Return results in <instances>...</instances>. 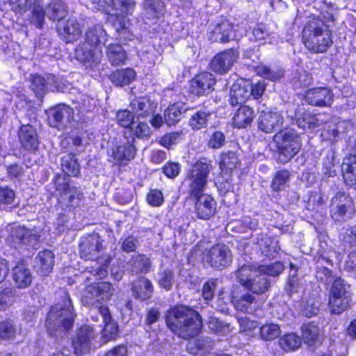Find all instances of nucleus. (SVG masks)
Listing matches in <instances>:
<instances>
[{"label": "nucleus", "mask_w": 356, "mask_h": 356, "mask_svg": "<svg viewBox=\"0 0 356 356\" xmlns=\"http://www.w3.org/2000/svg\"><path fill=\"white\" fill-rule=\"evenodd\" d=\"M281 163L290 161L300 149L302 143L300 136L294 130H282L273 138Z\"/></svg>", "instance_id": "nucleus-10"}, {"label": "nucleus", "mask_w": 356, "mask_h": 356, "mask_svg": "<svg viewBox=\"0 0 356 356\" xmlns=\"http://www.w3.org/2000/svg\"><path fill=\"white\" fill-rule=\"evenodd\" d=\"M50 125L58 129H63L74 117L73 109L66 104H58L48 110Z\"/></svg>", "instance_id": "nucleus-18"}, {"label": "nucleus", "mask_w": 356, "mask_h": 356, "mask_svg": "<svg viewBox=\"0 0 356 356\" xmlns=\"http://www.w3.org/2000/svg\"><path fill=\"white\" fill-rule=\"evenodd\" d=\"M163 172L168 177L175 178L179 174L180 165L175 162L167 163L163 168Z\"/></svg>", "instance_id": "nucleus-64"}, {"label": "nucleus", "mask_w": 356, "mask_h": 356, "mask_svg": "<svg viewBox=\"0 0 356 356\" xmlns=\"http://www.w3.org/2000/svg\"><path fill=\"white\" fill-rule=\"evenodd\" d=\"M79 247L81 257L87 260L97 259V254L102 250V244L97 236H92L82 240Z\"/></svg>", "instance_id": "nucleus-27"}, {"label": "nucleus", "mask_w": 356, "mask_h": 356, "mask_svg": "<svg viewBox=\"0 0 356 356\" xmlns=\"http://www.w3.org/2000/svg\"><path fill=\"white\" fill-rule=\"evenodd\" d=\"M331 216L336 221H346L353 218L355 210L351 198L343 192L337 193L332 199Z\"/></svg>", "instance_id": "nucleus-14"}, {"label": "nucleus", "mask_w": 356, "mask_h": 356, "mask_svg": "<svg viewBox=\"0 0 356 356\" xmlns=\"http://www.w3.org/2000/svg\"><path fill=\"white\" fill-rule=\"evenodd\" d=\"M236 276L242 286L256 294L265 293L270 286L269 280L258 272L254 266H242L238 268Z\"/></svg>", "instance_id": "nucleus-11"}, {"label": "nucleus", "mask_w": 356, "mask_h": 356, "mask_svg": "<svg viewBox=\"0 0 356 356\" xmlns=\"http://www.w3.org/2000/svg\"><path fill=\"white\" fill-rule=\"evenodd\" d=\"M54 255L48 250L40 252L35 257V268L42 275H47L53 268Z\"/></svg>", "instance_id": "nucleus-33"}, {"label": "nucleus", "mask_w": 356, "mask_h": 356, "mask_svg": "<svg viewBox=\"0 0 356 356\" xmlns=\"http://www.w3.org/2000/svg\"><path fill=\"white\" fill-rule=\"evenodd\" d=\"M22 146L26 149H35L38 145V137L35 128L29 124L22 125L18 133Z\"/></svg>", "instance_id": "nucleus-29"}, {"label": "nucleus", "mask_w": 356, "mask_h": 356, "mask_svg": "<svg viewBox=\"0 0 356 356\" xmlns=\"http://www.w3.org/2000/svg\"><path fill=\"white\" fill-rule=\"evenodd\" d=\"M19 328L12 321H5L0 323V338L3 340H11L15 339Z\"/></svg>", "instance_id": "nucleus-49"}, {"label": "nucleus", "mask_w": 356, "mask_h": 356, "mask_svg": "<svg viewBox=\"0 0 356 356\" xmlns=\"http://www.w3.org/2000/svg\"><path fill=\"white\" fill-rule=\"evenodd\" d=\"M302 340L296 334H287L282 337L279 340L280 347L286 350H294L301 346Z\"/></svg>", "instance_id": "nucleus-47"}, {"label": "nucleus", "mask_w": 356, "mask_h": 356, "mask_svg": "<svg viewBox=\"0 0 356 356\" xmlns=\"http://www.w3.org/2000/svg\"><path fill=\"white\" fill-rule=\"evenodd\" d=\"M165 321L172 332L186 339L196 336L202 327L199 314L184 305L175 306L169 309Z\"/></svg>", "instance_id": "nucleus-2"}, {"label": "nucleus", "mask_w": 356, "mask_h": 356, "mask_svg": "<svg viewBox=\"0 0 356 356\" xmlns=\"http://www.w3.org/2000/svg\"><path fill=\"white\" fill-rule=\"evenodd\" d=\"M258 245L262 254L269 259L276 257L280 250L278 242L270 237H264L259 241Z\"/></svg>", "instance_id": "nucleus-40"}, {"label": "nucleus", "mask_w": 356, "mask_h": 356, "mask_svg": "<svg viewBox=\"0 0 356 356\" xmlns=\"http://www.w3.org/2000/svg\"><path fill=\"white\" fill-rule=\"evenodd\" d=\"M240 326V332L244 333L249 337H252L255 334V330L258 327L257 321L250 320L247 316H241L237 318Z\"/></svg>", "instance_id": "nucleus-52"}, {"label": "nucleus", "mask_w": 356, "mask_h": 356, "mask_svg": "<svg viewBox=\"0 0 356 356\" xmlns=\"http://www.w3.org/2000/svg\"><path fill=\"white\" fill-rule=\"evenodd\" d=\"M135 154L136 148L131 142L127 141L126 143L120 144L113 148L111 156L114 162L122 164L132 160Z\"/></svg>", "instance_id": "nucleus-28"}, {"label": "nucleus", "mask_w": 356, "mask_h": 356, "mask_svg": "<svg viewBox=\"0 0 356 356\" xmlns=\"http://www.w3.org/2000/svg\"><path fill=\"white\" fill-rule=\"evenodd\" d=\"M31 87L38 98L42 97L48 91L65 92L70 89V84L60 82L53 74H33L31 76Z\"/></svg>", "instance_id": "nucleus-13"}, {"label": "nucleus", "mask_w": 356, "mask_h": 356, "mask_svg": "<svg viewBox=\"0 0 356 356\" xmlns=\"http://www.w3.org/2000/svg\"><path fill=\"white\" fill-rule=\"evenodd\" d=\"M56 190L60 193V197L63 200L67 199L70 207H76L83 197L76 187L70 186L68 176L58 175L55 179Z\"/></svg>", "instance_id": "nucleus-17"}, {"label": "nucleus", "mask_w": 356, "mask_h": 356, "mask_svg": "<svg viewBox=\"0 0 356 356\" xmlns=\"http://www.w3.org/2000/svg\"><path fill=\"white\" fill-rule=\"evenodd\" d=\"M164 3L161 1L145 0L144 10L147 19L159 18L164 13Z\"/></svg>", "instance_id": "nucleus-43"}, {"label": "nucleus", "mask_w": 356, "mask_h": 356, "mask_svg": "<svg viewBox=\"0 0 356 356\" xmlns=\"http://www.w3.org/2000/svg\"><path fill=\"white\" fill-rule=\"evenodd\" d=\"M254 117V111L248 106H241L233 117V124L238 128L249 125Z\"/></svg>", "instance_id": "nucleus-37"}, {"label": "nucleus", "mask_w": 356, "mask_h": 356, "mask_svg": "<svg viewBox=\"0 0 356 356\" xmlns=\"http://www.w3.org/2000/svg\"><path fill=\"white\" fill-rule=\"evenodd\" d=\"M302 334L305 342L312 345L318 339L319 328L313 323L304 324L302 327Z\"/></svg>", "instance_id": "nucleus-50"}, {"label": "nucleus", "mask_w": 356, "mask_h": 356, "mask_svg": "<svg viewBox=\"0 0 356 356\" xmlns=\"http://www.w3.org/2000/svg\"><path fill=\"white\" fill-rule=\"evenodd\" d=\"M195 212L197 216L203 220L209 219L216 211V202L209 195L205 194L194 198Z\"/></svg>", "instance_id": "nucleus-24"}, {"label": "nucleus", "mask_w": 356, "mask_h": 356, "mask_svg": "<svg viewBox=\"0 0 356 356\" xmlns=\"http://www.w3.org/2000/svg\"><path fill=\"white\" fill-rule=\"evenodd\" d=\"M293 123L296 124L302 129H314L319 126V120L309 113H302L300 110L296 111L294 116H291Z\"/></svg>", "instance_id": "nucleus-36"}, {"label": "nucleus", "mask_w": 356, "mask_h": 356, "mask_svg": "<svg viewBox=\"0 0 356 356\" xmlns=\"http://www.w3.org/2000/svg\"><path fill=\"white\" fill-rule=\"evenodd\" d=\"M218 191L222 193H226L232 188L231 175L222 174V177L216 182Z\"/></svg>", "instance_id": "nucleus-61"}, {"label": "nucleus", "mask_w": 356, "mask_h": 356, "mask_svg": "<svg viewBox=\"0 0 356 356\" xmlns=\"http://www.w3.org/2000/svg\"><path fill=\"white\" fill-rule=\"evenodd\" d=\"M115 291L114 287L108 282H94L88 284L82 297L83 302L92 307L90 318L94 321H97L92 312H96L100 314L104 324L102 330V338L105 342L113 339L118 333V325L113 321L108 307L99 304L111 300Z\"/></svg>", "instance_id": "nucleus-1"}, {"label": "nucleus", "mask_w": 356, "mask_h": 356, "mask_svg": "<svg viewBox=\"0 0 356 356\" xmlns=\"http://www.w3.org/2000/svg\"><path fill=\"white\" fill-rule=\"evenodd\" d=\"M106 56L112 65H120L125 63L127 55L119 44H110L106 48Z\"/></svg>", "instance_id": "nucleus-35"}, {"label": "nucleus", "mask_w": 356, "mask_h": 356, "mask_svg": "<svg viewBox=\"0 0 356 356\" xmlns=\"http://www.w3.org/2000/svg\"><path fill=\"white\" fill-rule=\"evenodd\" d=\"M146 200L150 206L154 207H161L164 202L163 193L157 189H151L147 195Z\"/></svg>", "instance_id": "nucleus-57"}, {"label": "nucleus", "mask_w": 356, "mask_h": 356, "mask_svg": "<svg viewBox=\"0 0 356 356\" xmlns=\"http://www.w3.org/2000/svg\"><path fill=\"white\" fill-rule=\"evenodd\" d=\"M130 106L132 112L138 118H143L150 114L156 108V104L152 102L148 97H140L131 102Z\"/></svg>", "instance_id": "nucleus-34"}, {"label": "nucleus", "mask_w": 356, "mask_h": 356, "mask_svg": "<svg viewBox=\"0 0 356 356\" xmlns=\"http://www.w3.org/2000/svg\"><path fill=\"white\" fill-rule=\"evenodd\" d=\"M216 83L214 76L207 72L196 75L191 81L190 90L191 93L202 95L210 93Z\"/></svg>", "instance_id": "nucleus-21"}, {"label": "nucleus", "mask_w": 356, "mask_h": 356, "mask_svg": "<svg viewBox=\"0 0 356 356\" xmlns=\"http://www.w3.org/2000/svg\"><path fill=\"white\" fill-rule=\"evenodd\" d=\"M209 113L199 111L196 112L190 119L189 124L193 129H200L207 126Z\"/></svg>", "instance_id": "nucleus-55"}, {"label": "nucleus", "mask_w": 356, "mask_h": 356, "mask_svg": "<svg viewBox=\"0 0 356 356\" xmlns=\"http://www.w3.org/2000/svg\"><path fill=\"white\" fill-rule=\"evenodd\" d=\"M290 177L291 174L286 170L277 172L272 181V189L274 191L283 190L289 181Z\"/></svg>", "instance_id": "nucleus-51"}, {"label": "nucleus", "mask_w": 356, "mask_h": 356, "mask_svg": "<svg viewBox=\"0 0 356 356\" xmlns=\"http://www.w3.org/2000/svg\"><path fill=\"white\" fill-rule=\"evenodd\" d=\"M350 293L341 279H336L331 287L328 306L333 314H340L350 306Z\"/></svg>", "instance_id": "nucleus-12"}, {"label": "nucleus", "mask_w": 356, "mask_h": 356, "mask_svg": "<svg viewBox=\"0 0 356 356\" xmlns=\"http://www.w3.org/2000/svg\"><path fill=\"white\" fill-rule=\"evenodd\" d=\"M210 161L205 159L197 161L192 167L186 181L188 183V194L190 197L195 198L205 195L207 178L212 170Z\"/></svg>", "instance_id": "nucleus-9"}, {"label": "nucleus", "mask_w": 356, "mask_h": 356, "mask_svg": "<svg viewBox=\"0 0 356 356\" xmlns=\"http://www.w3.org/2000/svg\"><path fill=\"white\" fill-rule=\"evenodd\" d=\"M251 83L244 79H238L230 89V103L235 106L244 102L250 96Z\"/></svg>", "instance_id": "nucleus-25"}, {"label": "nucleus", "mask_w": 356, "mask_h": 356, "mask_svg": "<svg viewBox=\"0 0 356 356\" xmlns=\"http://www.w3.org/2000/svg\"><path fill=\"white\" fill-rule=\"evenodd\" d=\"M186 110V108L183 102H177L170 105L164 113L165 122L169 126L175 124L180 120L181 114Z\"/></svg>", "instance_id": "nucleus-39"}, {"label": "nucleus", "mask_w": 356, "mask_h": 356, "mask_svg": "<svg viewBox=\"0 0 356 356\" xmlns=\"http://www.w3.org/2000/svg\"><path fill=\"white\" fill-rule=\"evenodd\" d=\"M13 278L18 288H26L32 282L31 271L23 261L19 262L13 268Z\"/></svg>", "instance_id": "nucleus-32"}, {"label": "nucleus", "mask_w": 356, "mask_h": 356, "mask_svg": "<svg viewBox=\"0 0 356 356\" xmlns=\"http://www.w3.org/2000/svg\"><path fill=\"white\" fill-rule=\"evenodd\" d=\"M131 272L132 274L144 273L149 272L151 267L149 259L143 254L133 256L130 260Z\"/></svg>", "instance_id": "nucleus-41"}, {"label": "nucleus", "mask_w": 356, "mask_h": 356, "mask_svg": "<svg viewBox=\"0 0 356 356\" xmlns=\"http://www.w3.org/2000/svg\"><path fill=\"white\" fill-rule=\"evenodd\" d=\"M246 33L243 26L238 24L233 25L227 20L222 21L218 24L213 31L216 35V40L221 42H227L232 40H236L242 37Z\"/></svg>", "instance_id": "nucleus-19"}, {"label": "nucleus", "mask_w": 356, "mask_h": 356, "mask_svg": "<svg viewBox=\"0 0 356 356\" xmlns=\"http://www.w3.org/2000/svg\"><path fill=\"white\" fill-rule=\"evenodd\" d=\"M11 10L15 13L22 14L28 10L33 5L31 23L37 28H42L44 22L45 15L48 18L55 21L64 18L67 9L64 3L58 1L50 3L46 10L38 1L33 0H8Z\"/></svg>", "instance_id": "nucleus-5"}, {"label": "nucleus", "mask_w": 356, "mask_h": 356, "mask_svg": "<svg viewBox=\"0 0 356 356\" xmlns=\"http://www.w3.org/2000/svg\"><path fill=\"white\" fill-rule=\"evenodd\" d=\"M225 143V136L221 131H215L209 140V147L213 149L222 147Z\"/></svg>", "instance_id": "nucleus-62"}, {"label": "nucleus", "mask_w": 356, "mask_h": 356, "mask_svg": "<svg viewBox=\"0 0 356 356\" xmlns=\"http://www.w3.org/2000/svg\"><path fill=\"white\" fill-rule=\"evenodd\" d=\"M237 57V53L232 49L220 52L211 60V69L216 73L225 74L230 70Z\"/></svg>", "instance_id": "nucleus-22"}, {"label": "nucleus", "mask_w": 356, "mask_h": 356, "mask_svg": "<svg viewBox=\"0 0 356 356\" xmlns=\"http://www.w3.org/2000/svg\"><path fill=\"white\" fill-rule=\"evenodd\" d=\"M258 272L266 277V275L277 276L284 270V265L280 261H277L269 265H259L256 266Z\"/></svg>", "instance_id": "nucleus-53"}, {"label": "nucleus", "mask_w": 356, "mask_h": 356, "mask_svg": "<svg viewBox=\"0 0 356 356\" xmlns=\"http://www.w3.org/2000/svg\"><path fill=\"white\" fill-rule=\"evenodd\" d=\"M232 301L236 310L249 314L256 311L261 305L253 295L248 293L240 297H233Z\"/></svg>", "instance_id": "nucleus-30"}, {"label": "nucleus", "mask_w": 356, "mask_h": 356, "mask_svg": "<svg viewBox=\"0 0 356 356\" xmlns=\"http://www.w3.org/2000/svg\"><path fill=\"white\" fill-rule=\"evenodd\" d=\"M319 305L318 296L313 295L309 299L303 300L299 305V309L302 315L310 318L318 314Z\"/></svg>", "instance_id": "nucleus-42"}, {"label": "nucleus", "mask_w": 356, "mask_h": 356, "mask_svg": "<svg viewBox=\"0 0 356 356\" xmlns=\"http://www.w3.org/2000/svg\"><path fill=\"white\" fill-rule=\"evenodd\" d=\"M181 140V134L173 132L168 134L159 140V144L166 148H170L172 145L176 144Z\"/></svg>", "instance_id": "nucleus-60"}, {"label": "nucleus", "mask_w": 356, "mask_h": 356, "mask_svg": "<svg viewBox=\"0 0 356 356\" xmlns=\"http://www.w3.org/2000/svg\"><path fill=\"white\" fill-rule=\"evenodd\" d=\"M107 33L101 24H95L86 33L85 42L75 51V57L86 68H94L103 56L101 44L107 41Z\"/></svg>", "instance_id": "nucleus-4"}, {"label": "nucleus", "mask_w": 356, "mask_h": 356, "mask_svg": "<svg viewBox=\"0 0 356 356\" xmlns=\"http://www.w3.org/2000/svg\"><path fill=\"white\" fill-rule=\"evenodd\" d=\"M280 326L276 323H267L259 328V336L262 340L272 341L280 335Z\"/></svg>", "instance_id": "nucleus-45"}, {"label": "nucleus", "mask_w": 356, "mask_h": 356, "mask_svg": "<svg viewBox=\"0 0 356 356\" xmlns=\"http://www.w3.org/2000/svg\"><path fill=\"white\" fill-rule=\"evenodd\" d=\"M208 325L211 330L220 335H225L230 332L229 325L220 321L217 318H210Z\"/></svg>", "instance_id": "nucleus-56"}, {"label": "nucleus", "mask_w": 356, "mask_h": 356, "mask_svg": "<svg viewBox=\"0 0 356 356\" xmlns=\"http://www.w3.org/2000/svg\"><path fill=\"white\" fill-rule=\"evenodd\" d=\"M132 292L136 298L145 300L152 296L154 286L150 280L141 277L133 282Z\"/></svg>", "instance_id": "nucleus-31"}, {"label": "nucleus", "mask_w": 356, "mask_h": 356, "mask_svg": "<svg viewBox=\"0 0 356 356\" xmlns=\"http://www.w3.org/2000/svg\"><path fill=\"white\" fill-rule=\"evenodd\" d=\"M58 31L61 38L67 43L77 40L82 34V29L77 20L69 19L64 24H59Z\"/></svg>", "instance_id": "nucleus-26"}, {"label": "nucleus", "mask_w": 356, "mask_h": 356, "mask_svg": "<svg viewBox=\"0 0 356 356\" xmlns=\"http://www.w3.org/2000/svg\"><path fill=\"white\" fill-rule=\"evenodd\" d=\"M203 260L211 267L220 269L232 264V255L226 245L220 243L212 246L204 255Z\"/></svg>", "instance_id": "nucleus-15"}, {"label": "nucleus", "mask_w": 356, "mask_h": 356, "mask_svg": "<svg viewBox=\"0 0 356 356\" xmlns=\"http://www.w3.org/2000/svg\"><path fill=\"white\" fill-rule=\"evenodd\" d=\"M135 8L134 0H90V8L109 13L108 21L113 23L120 41L126 39L129 21L125 16L131 15Z\"/></svg>", "instance_id": "nucleus-3"}, {"label": "nucleus", "mask_w": 356, "mask_h": 356, "mask_svg": "<svg viewBox=\"0 0 356 356\" xmlns=\"http://www.w3.org/2000/svg\"><path fill=\"white\" fill-rule=\"evenodd\" d=\"M305 100L311 105L325 107L330 106L333 94L326 87H319L308 90L305 95Z\"/></svg>", "instance_id": "nucleus-23"}, {"label": "nucleus", "mask_w": 356, "mask_h": 356, "mask_svg": "<svg viewBox=\"0 0 356 356\" xmlns=\"http://www.w3.org/2000/svg\"><path fill=\"white\" fill-rule=\"evenodd\" d=\"M117 120L121 127L127 128L134 123V118L128 110H122L117 113Z\"/></svg>", "instance_id": "nucleus-59"}, {"label": "nucleus", "mask_w": 356, "mask_h": 356, "mask_svg": "<svg viewBox=\"0 0 356 356\" xmlns=\"http://www.w3.org/2000/svg\"><path fill=\"white\" fill-rule=\"evenodd\" d=\"M40 236V230L28 229L17 224L8 225L0 232V238L15 248L22 245L34 248Z\"/></svg>", "instance_id": "nucleus-8"}, {"label": "nucleus", "mask_w": 356, "mask_h": 356, "mask_svg": "<svg viewBox=\"0 0 356 356\" xmlns=\"http://www.w3.org/2000/svg\"><path fill=\"white\" fill-rule=\"evenodd\" d=\"M62 302L52 306L47 318L46 327L49 334L70 330L74 321V312L68 293L61 291Z\"/></svg>", "instance_id": "nucleus-7"}, {"label": "nucleus", "mask_w": 356, "mask_h": 356, "mask_svg": "<svg viewBox=\"0 0 356 356\" xmlns=\"http://www.w3.org/2000/svg\"><path fill=\"white\" fill-rule=\"evenodd\" d=\"M96 337L97 333L92 327L81 326L76 332L72 341L74 353L79 355L90 352Z\"/></svg>", "instance_id": "nucleus-16"}, {"label": "nucleus", "mask_w": 356, "mask_h": 356, "mask_svg": "<svg viewBox=\"0 0 356 356\" xmlns=\"http://www.w3.org/2000/svg\"><path fill=\"white\" fill-rule=\"evenodd\" d=\"M302 42L314 53H324L332 44V33L318 18L311 19L302 31Z\"/></svg>", "instance_id": "nucleus-6"}, {"label": "nucleus", "mask_w": 356, "mask_h": 356, "mask_svg": "<svg viewBox=\"0 0 356 356\" xmlns=\"http://www.w3.org/2000/svg\"><path fill=\"white\" fill-rule=\"evenodd\" d=\"M254 71L258 76L272 81L280 79L284 76V72L281 70H271L264 65H259L254 67Z\"/></svg>", "instance_id": "nucleus-48"}, {"label": "nucleus", "mask_w": 356, "mask_h": 356, "mask_svg": "<svg viewBox=\"0 0 356 356\" xmlns=\"http://www.w3.org/2000/svg\"><path fill=\"white\" fill-rule=\"evenodd\" d=\"M238 163V159L234 152H228L227 154L222 156L221 161L220 162V168L222 174L231 175L232 170L236 168Z\"/></svg>", "instance_id": "nucleus-46"}, {"label": "nucleus", "mask_w": 356, "mask_h": 356, "mask_svg": "<svg viewBox=\"0 0 356 356\" xmlns=\"http://www.w3.org/2000/svg\"><path fill=\"white\" fill-rule=\"evenodd\" d=\"M174 283V275L172 270H165L159 274V284L167 291L171 289Z\"/></svg>", "instance_id": "nucleus-58"}, {"label": "nucleus", "mask_w": 356, "mask_h": 356, "mask_svg": "<svg viewBox=\"0 0 356 356\" xmlns=\"http://www.w3.org/2000/svg\"><path fill=\"white\" fill-rule=\"evenodd\" d=\"M15 205V193L8 187L0 188V208L6 206L13 207Z\"/></svg>", "instance_id": "nucleus-54"}, {"label": "nucleus", "mask_w": 356, "mask_h": 356, "mask_svg": "<svg viewBox=\"0 0 356 356\" xmlns=\"http://www.w3.org/2000/svg\"><path fill=\"white\" fill-rule=\"evenodd\" d=\"M13 293L11 289H6L0 293V310L6 309L13 301Z\"/></svg>", "instance_id": "nucleus-63"}, {"label": "nucleus", "mask_w": 356, "mask_h": 356, "mask_svg": "<svg viewBox=\"0 0 356 356\" xmlns=\"http://www.w3.org/2000/svg\"><path fill=\"white\" fill-rule=\"evenodd\" d=\"M63 171L68 176L76 177L79 173V165L74 155L69 154L62 159Z\"/></svg>", "instance_id": "nucleus-44"}, {"label": "nucleus", "mask_w": 356, "mask_h": 356, "mask_svg": "<svg viewBox=\"0 0 356 356\" xmlns=\"http://www.w3.org/2000/svg\"><path fill=\"white\" fill-rule=\"evenodd\" d=\"M136 77V72L131 68L118 70L111 75V81L118 86H124L133 82Z\"/></svg>", "instance_id": "nucleus-38"}, {"label": "nucleus", "mask_w": 356, "mask_h": 356, "mask_svg": "<svg viewBox=\"0 0 356 356\" xmlns=\"http://www.w3.org/2000/svg\"><path fill=\"white\" fill-rule=\"evenodd\" d=\"M284 117L281 112L264 111L258 119L259 129L266 133H271L282 127Z\"/></svg>", "instance_id": "nucleus-20"}]
</instances>
